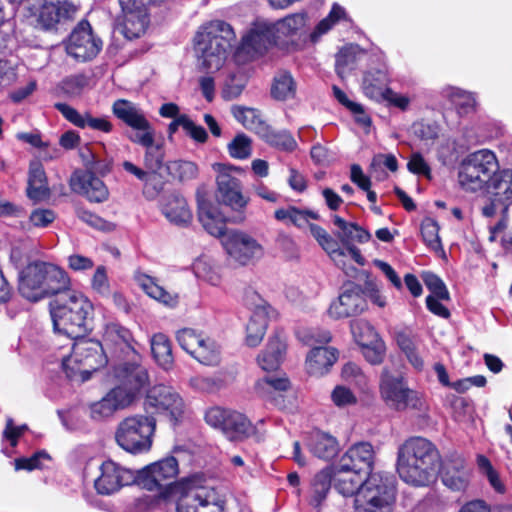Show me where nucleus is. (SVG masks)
<instances>
[{
	"mask_svg": "<svg viewBox=\"0 0 512 512\" xmlns=\"http://www.w3.org/2000/svg\"><path fill=\"white\" fill-rule=\"evenodd\" d=\"M440 456L435 445L423 437H412L398 449L397 472L413 486H428L436 480Z\"/></svg>",
	"mask_w": 512,
	"mask_h": 512,
	"instance_id": "f257e3e1",
	"label": "nucleus"
},
{
	"mask_svg": "<svg viewBox=\"0 0 512 512\" xmlns=\"http://www.w3.org/2000/svg\"><path fill=\"white\" fill-rule=\"evenodd\" d=\"M54 331L68 338H80L90 330L93 305L81 292L72 289L59 294L49 303Z\"/></svg>",
	"mask_w": 512,
	"mask_h": 512,
	"instance_id": "f03ea898",
	"label": "nucleus"
},
{
	"mask_svg": "<svg viewBox=\"0 0 512 512\" xmlns=\"http://www.w3.org/2000/svg\"><path fill=\"white\" fill-rule=\"evenodd\" d=\"M234 31L230 24L216 20L200 28L194 38V51L200 67L207 72L218 71L225 63Z\"/></svg>",
	"mask_w": 512,
	"mask_h": 512,
	"instance_id": "7ed1b4c3",
	"label": "nucleus"
},
{
	"mask_svg": "<svg viewBox=\"0 0 512 512\" xmlns=\"http://www.w3.org/2000/svg\"><path fill=\"white\" fill-rule=\"evenodd\" d=\"M177 512H224L225 499L200 476H192L172 488Z\"/></svg>",
	"mask_w": 512,
	"mask_h": 512,
	"instance_id": "20e7f679",
	"label": "nucleus"
},
{
	"mask_svg": "<svg viewBox=\"0 0 512 512\" xmlns=\"http://www.w3.org/2000/svg\"><path fill=\"white\" fill-rule=\"evenodd\" d=\"M70 339L74 340L72 352L69 356L63 357L62 368L68 378L87 381L93 372L107 364L105 348L101 342L86 339L84 336Z\"/></svg>",
	"mask_w": 512,
	"mask_h": 512,
	"instance_id": "39448f33",
	"label": "nucleus"
},
{
	"mask_svg": "<svg viewBox=\"0 0 512 512\" xmlns=\"http://www.w3.org/2000/svg\"><path fill=\"white\" fill-rule=\"evenodd\" d=\"M366 485L353 499V512H394L397 490L393 478L382 473L366 477Z\"/></svg>",
	"mask_w": 512,
	"mask_h": 512,
	"instance_id": "423d86ee",
	"label": "nucleus"
},
{
	"mask_svg": "<svg viewBox=\"0 0 512 512\" xmlns=\"http://www.w3.org/2000/svg\"><path fill=\"white\" fill-rule=\"evenodd\" d=\"M499 162L495 153L480 149L466 155L458 166V183L466 191L476 192L487 188Z\"/></svg>",
	"mask_w": 512,
	"mask_h": 512,
	"instance_id": "0eeeda50",
	"label": "nucleus"
},
{
	"mask_svg": "<svg viewBox=\"0 0 512 512\" xmlns=\"http://www.w3.org/2000/svg\"><path fill=\"white\" fill-rule=\"evenodd\" d=\"M156 430V419L148 414H136L123 419L115 432L117 444L132 454L151 449Z\"/></svg>",
	"mask_w": 512,
	"mask_h": 512,
	"instance_id": "6e6552de",
	"label": "nucleus"
},
{
	"mask_svg": "<svg viewBox=\"0 0 512 512\" xmlns=\"http://www.w3.org/2000/svg\"><path fill=\"white\" fill-rule=\"evenodd\" d=\"M205 420L210 426L220 429L230 441H241L254 431L252 423L244 414L221 407L207 410Z\"/></svg>",
	"mask_w": 512,
	"mask_h": 512,
	"instance_id": "1a4fd4ad",
	"label": "nucleus"
},
{
	"mask_svg": "<svg viewBox=\"0 0 512 512\" xmlns=\"http://www.w3.org/2000/svg\"><path fill=\"white\" fill-rule=\"evenodd\" d=\"M379 390L382 400L393 410L404 411L408 408H417L419 398L400 376L391 374L384 369L381 374Z\"/></svg>",
	"mask_w": 512,
	"mask_h": 512,
	"instance_id": "9d476101",
	"label": "nucleus"
},
{
	"mask_svg": "<svg viewBox=\"0 0 512 512\" xmlns=\"http://www.w3.org/2000/svg\"><path fill=\"white\" fill-rule=\"evenodd\" d=\"M144 406L147 413L154 409L157 413L167 415L174 422L179 421L185 409L179 393L173 387L164 384L156 385L148 391Z\"/></svg>",
	"mask_w": 512,
	"mask_h": 512,
	"instance_id": "9b49d317",
	"label": "nucleus"
},
{
	"mask_svg": "<svg viewBox=\"0 0 512 512\" xmlns=\"http://www.w3.org/2000/svg\"><path fill=\"white\" fill-rule=\"evenodd\" d=\"M221 243L227 254L241 265L259 260L264 255L263 246L251 235L238 230H230Z\"/></svg>",
	"mask_w": 512,
	"mask_h": 512,
	"instance_id": "f8f14e48",
	"label": "nucleus"
},
{
	"mask_svg": "<svg viewBox=\"0 0 512 512\" xmlns=\"http://www.w3.org/2000/svg\"><path fill=\"white\" fill-rule=\"evenodd\" d=\"M162 0H119L122 10L121 33L125 38L132 40L144 34L149 17L147 7L155 5Z\"/></svg>",
	"mask_w": 512,
	"mask_h": 512,
	"instance_id": "ddd939ff",
	"label": "nucleus"
},
{
	"mask_svg": "<svg viewBox=\"0 0 512 512\" xmlns=\"http://www.w3.org/2000/svg\"><path fill=\"white\" fill-rule=\"evenodd\" d=\"M101 47L102 41L93 35L91 25L82 21L72 31L66 51L74 59L84 62L93 59Z\"/></svg>",
	"mask_w": 512,
	"mask_h": 512,
	"instance_id": "4468645a",
	"label": "nucleus"
},
{
	"mask_svg": "<svg viewBox=\"0 0 512 512\" xmlns=\"http://www.w3.org/2000/svg\"><path fill=\"white\" fill-rule=\"evenodd\" d=\"M217 198L223 204L235 210L244 208L248 200L242 194L241 183L238 178L231 175V171L241 172L240 168L217 164Z\"/></svg>",
	"mask_w": 512,
	"mask_h": 512,
	"instance_id": "2eb2a0df",
	"label": "nucleus"
},
{
	"mask_svg": "<svg viewBox=\"0 0 512 512\" xmlns=\"http://www.w3.org/2000/svg\"><path fill=\"white\" fill-rule=\"evenodd\" d=\"M135 481L134 473L114 461L107 460L100 466V475L94 486L101 495H111Z\"/></svg>",
	"mask_w": 512,
	"mask_h": 512,
	"instance_id": "dca6fc26",
	"label": "nucleus"
},
{
	"mask_svg": "<svg viewBox=\"0 0 512 512\" xmlns=\"http://www.w3.org/2000/svg\"><path fill=\"white\" fill-rule=\"evenodd\" d=\"M367 309V302L361 288L352 285L344 289L337 299L331 302L328 315L333 319L354 317Z\"/></svg>",
	"mask_w": 512,
	"mask_h": 512,
	"instance_id": "f3484780",
	"label": "nucleus"
},
{
	"mask_svg": "<svg viewBox=\"0 0 512 512\" xmlns=\"http://www.w3.org/2000/svg\"><path fill=\"white\" fill-rule=\"evenodd\" d=\"M70 188L90 202L101 203L108 199L105 183L90 170H77L70 177Z\"/></svg>",
	"mask_w": 512,
	"mask_h": 512,
	"instance_id": "a211bd4d",
	"label": "nucleus"
},
{
	"mask_svg": "<svg viewBox=\"0 0 512 512\" xmlns=\"http://www.w3.org/2000/svg\"><path fill=\"white\" fill-rule=\"evenodd\" d=\"M102 345L114 354H136L137 344L131 331L118 322H107L103 328Z\"/></svg>",
	"mask_w": 512,
	"mask_h": 512,
	"instance_id": "6ab92c4d",
	"label": "nucleus"
},
{
	"mask_svg": "<svg viewBox=\"0 0 512 512\" xmlns=\"http://www.w3.org/2000/svg\"><path fill=\"white\" fill-rule=\"evenodd\" d=\"M77 12L78 7L69 0L45 2L36 14V25L42 30L50 31L55 29L60 21L73 19Z\"/></svg>",
	"mask_w": 512,
	"mask_h": 512,
	"instance_id": "aec40b11",
	"label": "nucleus"
},
{
	"mask_svg": "<svg viewBox=\"0 0 512 512\" xmlns=\"http://www.w3.org/2000/svg\"><path fill=\"white\" fill-rule=\"evenodd\" d=\"M276 38L273 23L257 22L243 37L241 49L251 57L261 55L276 43Z\"/></svg>",
	"mask_w": 512,
	"mask_h": 512,
	"instance_id": "412c9836",
	"label": "nucleus"
},
{
	"mask_svg": "<svg viewBox=\"0 0 512 512\" xmlns=\"http://www.w3.org/2000/svg\"><path fill=\"white\" fill-rule=\"evenodd\" d=\"M375 461V450L369 442H358L352 445L340 458V467L351 469L365 476L372 472Z\"/></svg>",
	"mask_w": 512,
	"mask_h": 512,
	"instance_id": "4be33fe9",
	"label": "nucleus"
},
{
	"mask_svg": "<svg viewBox=\"0 0 512 512\" xmlns=\"http://www.w3.org/2000/svg\"><path fill=\"white\" fill-rule=\"evenodd\" d=\"M148 482L146 484L149 490L166 489L168 496H172V488L181 484L171 482L178 474V462L174 457H167L146 468Z\"/></svg>",
	"mask_w": 512,
	"mask_h": 512,
	"instance_id": "5701e85b",
	"label": "nucleus"
},
{
	"mask_svg": "<svg viewBox=\"0 0 512 512\" xmlns=\"http://www.w3.org/2000/svg\"><path fill=\"white\" fill-rule=\"evenodd\" d=\"M470 477L471 470L462 456H451L444 462L441 480L448 489L457 492L465 491L469 485Z\"/></svg>",
	"mask_w": 512,
	"mask_h": 512,
	"instance_id": "b1692460",
	"label": "nucleus"
},
{
	"mask_svg": "<svg viewBox=\"0 0 512 512\" xmlns=\"http://www.w3.org/2000/svg\"><path fill=\"white\" fill-rule=\"evenodd\" d=\"M365 475L351 469L340 467V464L332 470L334 489L343 497L356 498L359 491L366 485Z\"/></svg>",
	"mask_w": 512,
	"mask_h": 512,
	"instance_id": "393cba45",
	"label": "nucleus"
},
{
	"mask_svg": "<svg viewBox=\"0 0 512 512\" xmlns=\"http://www.w3.org/2000/svg\"><path fill=\"white\" fill-rule=\"evenodd\" d=\"M42 262L29 264L19 273V292L29 301L42 299Z\"/></svg>",
	"mask_w": 512,
	"mask_h": 512,
	"instance_id": "a878e982",
	"label": "nucleus"
},
{
	"mask_svg": "<svg viewBox=\"0 0 512 512\" xmlns=\"http://www.w3.org/2000/svg\"><path fill=\"white\" fill-rule=\"evenodd\" d=\"M160 209L169 222L178 226H186L192 219L186 199L175 192L162 196Z\"/></svg>",
	"mask_w": 512,
	"mask_h": 512,
	"instance_id": "bb28decb",
	"label": "nucleus"
},
{
	"mask_svg": "<svg viewBox=\"0 0 512 512\" xmlns=\"http://www.w3.org/2000/svg\"><path fill=\"white\" fill-rule=\"evenodd\" d=\"M42 299L48 296L57 297L71 291L70 278L67 273L56 265L42 262Z\"/></svg>",
	"mask_w": 512,
	"mask_h": 512,
	"instance_id": "cd10ccee",
	"label": "nucleus"
},
{
	"mask_svg": "<svg viewBox=\"0 0 512 512\" xmlns=\"http://www.w3.org/2000/svg\"><path fill=\"white\" fill-rule=\"evenodd\" d=\"M337 350L331 347H314L306 358V369L310 375L321 376L336 362Z\"/></svg>",
	"mask_w": 512,
	"mask_h": 512,
	"instance_id": "c85d7f7f",
	"label": "nucleus"
},
{
	"mask_svg": "<svg viewBox=\"0 0 512 512\" xmlns=\"http://www.w3.org/2000/svg\"><path fill=\"white\" fill-rule=\"evenodd\" d=\"M333 224L337 227L335 235L345 247L356 243H365L371 237L369 232L361 226L347 222L338 215L333 216Z\"/></svg>",
	"mask_w": 512,
	"mask_h": 512,
	"instance_id": "c756f323",
	"label": "nucleus"
},
{
	"mask_svg": "<svg viewBox=\"0 0 512 512\" xmlns=\"http://www.w3.org/2000/svg\"><path fill=\"white\" fill-rule=\"evenodd\" d=\"M486 189L507 209L512 204V169H498Z\"/></svg>",
	"mask_w": 512,
	"mask_h": 512,
	"instance_id": "7c9ffc66",
	"label": "nucleus"
},
{
	"mask_svg": "<svg viewBox=\"0 0 512 512\" xmlns=\"http://www.w3.org/2000/svg\"><path fill=\"white\" fill-rule=\"evenodd\" d=\"M285 350V341L279 334L270 337L265 350L257 358L259 366L264 371H274L278 369Z\"/></svg>",
	"mask_w": 512,
	"mask_h": 512,
	"instance_id": "2f4dec72",
	"label": "nucleus"
},
{
	"mask_svg": "<svg viewBox=\"0 0 512 512\" xmlns=\"http://www.w3.org/2000/svg\"><path fill=\"white\" fill-rule=\"evenodd\" d=\"M198 218L203 228L212 236L221 237L230 230L226 231V224L223 217L216 208L207 202H199Z\"/></svg>",
	"mask_w": 512,
	"mask_h": 512,
	"instance_id": "473e14b6",
	"label": "nucleus"
},
{
	"mask_svg": "<svg viewBox=\"0 0 512 512\" xmlns=\"http://www.w3.org/2000/svg\"><path fill=\"white\" fill-rule=\"evenodd\" d=\"M49 194L50 190L44 168L38 162L31 163L29 167L27 196L31 200L39 202L48 198Z\"/></svg>",
	"mask_w": 512,
	"mask_h": 512,
	"instance_id": "72a5a7b5",
	"label": "nucleus"
},
{
	"mask_svg": "<svg viewBox=\"0 0 512 512\" xmlns=\"http://www.w3.org/2000/svg\"><path fill=\"white\" fill-rule=\"evenodd\" d=\"M308 445L313 455L324 460L334 458L339 452V444L336 438L321 431H315L311 434Z\"/></svg>",
	"mask_w": 512,
	"mask_h": 512,
	"instance_id": "f704fd0d",
	"label": "nucleus"
},
{
	"mask_svg": "<svg viewBox=\"0 0 512 512\" xmlns=\"http://www.w3.org/2000/svg\"><path fill=\"white\" fill-rule=\"evenodd\" d=\"M114 115L131 128H144L147 119L142 111L132 102L118 99L112 106Z\"/></svg>",
	"mask_w": 512,
	"mask_h": 512,
	"instance_id": "c9c22d12",
	"label": "nucleus"
},
{
	"mask_svg": "<svg viewBox=\"0 0 512 512\" xmlns=\"http://www.w3.org/2000/svg\"><path fill=\"white\" fill-rule=\"evenodd\" d=\"M275 312H253L246 327V344L250 347L258 346L266 333L268 322L275 316Z\"/></svg>",
	"mask_w": 512,
	"mask_h": 512,
	"instance_id": "e433bc0d",
	"label": "nucleus"
},
{
	"mask_svg": "<svg viewBox=\"0 0 512 512\" xmlns=\"http://www.w3.org/2000/svg\"><path fill=\"white\" fill-rule=\"evenodd\" d=\"M119 382L137 393L148 382L147 370L141 366L124 364L115 370Z\"/></svg>",
	"mask_w": 512,
	"mask_h": 512,
	"instance_id": "4c0bfd02",
	"label": "nucleus"
},
{
	"mask_svg": "<svg viewBox=\"0 0 512 512\" xmlns=\"http://www.w3.org/2000/svg\"><path fill=\"white\" fill-rule=\"evenodd\" d=\"M308 228L311 235L323 250L329 254L337 265H340L342 263V258L346 255V252L340 248L338 241L334 239L324 228L317 224L311 223Z\"/></svg>",
	"mask_w": 512,
	"mask_h": 512,
	"instance_id": "58836bf2",
	"label": "nucleus"
},
{
	"mask_svg": "<svg viewBox=\"0 0 512 512\" xmlns=\"http://www.w3.org/2000/svg\"><path fill=\"white\" fill-rule=\"evenodd\" d=\"M333 485L332 469L326 468L318 472L312 482L310 489L309 504L315 508L321 506Z\"/></svg>",
	"mask_w": 512,
	"mask_h": 512,
	"instance_id": "ea45409f",
	"label": "nucleus"
},
{
	"mask_svg": "<svg viewBox=\"0 0 512 512\" xmlns=\"http://www.w3.org/2000/svg\"><path fill=\"white\" fill-rule=\"evenodd\" d=\"M136 281L151 298L171 307H174L177 304V296L166 291L151 276L139 274L136 276Z\"/></svg>",
	"mask_w": 512,
	"mask_h": 512,
	"instance_id": "a19ab883",
	"label": "nucleus"
},
{
	"mask_svg": "<svg viewBox=\"0 0 512 512\" xmlns=\"http://www.w3.org/2000/svg\"><path fill=\"white\" fill-rule=\"evenodd\" d=\"M151 351L157 364L165 370L172 368L174 357L169 338L163 333H157L151 338Z\"/></svg>",
	"mask_w": 512,
	"mask_h": 512,
	"instance_id": "79ce46f5",
	"label": "nucleus"
},
{
	"mask_svg": "<svg viewBox=\"0 0 512 512\" xmlns=\"http://www.w3.org/2000/svg\"><path fill=\"white\" fill-rule=\"evenodd\" d=\"M442 95L451 101L460 116H466L475 111L476 99L470 92L456 87H447L442 90Z\"/></svg>",
	"mask_w": 512,
	"mask_h": 512,
	"instance_id": "37998d69",
	"label": "nucleus"
},
{
	"mask_svg": "<svg viewBox=\"0 0 512 512\" xmlns=\"http://www.w3.org/2000/svg\"><path fill=\"white\" fill-rule=\"evenodd\" d=\"M364 50L359 45L350 44L343 47L336 55L335 68L337 74L344 78L345 75L353 70Z\"/></svg>",
	"mask_w": 512,
	"mask_h": 512,
	"instance_id": "c03bdc74",
	"label": "nucleus"
},
{
	"mask_svg": "<svg viewBox=\"0 0 512 512\" xmlns=\"http://www.w3.org/2000/svg\"><path fill=\"white\" fill-rule=\"evenodd\" d=\"M232 115L246 129L251 130L261 136L264 133L266 124L256 109L241 106L232 107Z\"/></svg>",
	"mask_w": 512,
	"mask_h": 512,
	"instance_id": "a18cd8bd",
	"label": "nucleus"
},
{
	"mask_svg": "<svg viewBox=\"0 0 512 512\" xmlns=\"http://www.w3.org/2000/svg\"><path fill=\"white\" fill-rule=\"evenodd\" d=\"M267 144L285 152H292L297 148V142L288 130H276L269 125L260 136Z\"/></svg>",
	"mask_w": 512,
	"mask_h": 512,
	"instance_id": "49530a36",
	"label": "nucleus"
},
{
	"mask_svg": "<svg viewBox=\"0 0 512 512\" xmlns=\"http://www.w3.org/2000/svg\"><path fill=\"white\" fill-rule=\"evenodd\" d=\"M296 84L292 75L286 71L278 72L271 86V96L278 101H285L294 97Z\"/></svg>",
	"mask_w": 512,
	"mask_h": 512,
	"instance_id": "de8ad7c7",
	"label": "nucleus"
},
{
	"mask_svg": "<svg viewBox=\"0 0 512 512\" xmlns=\"http://www.w3.org/2000/svg\"><path fill=\"white\" fill-rule=\"evenodd\" d=\"M396 342L400 350L406 355L409 363L416 370H422L424 361L417 351L415 338L406 331H400L396 334Z\"/></svg>",
	"mask_w": 512,
	"mask_h": 512,
	"instance_id": "09e8293b",
	"label": "nucleus"
},
{
	"mask_svg": "<svg viewBox=\"0 0 512 512\" xmlns=\"http://www.w3.org/2000/svg\"><path fill=\"white\" fill-rule=\"evenodd\" d=\"M220 347L209 337L204 336L203 342L197 347L191 355L201 364L215 366L220 363Z\"/></svg>",
	"mask_w": 512,
	"mask_h": 512,
	"instance_id": "8fccbe9b",
	"label": "nucleus"
},
{
	"mask_svg": "<svg viewBox=\"0 0 512 512\" xmlns=\"http://www.w3.org/2000/svg\"><path fill=\"white\" fill-rule=\"evenodd\" d=\"M344 17V8L335 3L328 16L322 19L310 34V40L313 43H316L322 35L326 34L341 18Z\"/></svg>",
	"mask_w": 512,
	"mask_h": 512,
	"instance_id": "3c124183",
	"label": "nucleus"
},
{
	"mask_svg": "<svg viewBox=\"0 0 512 512\" xmlns=\"http://www.w3.org/2000/svg\"><path fill=\"white\" fill-rule=\"evenodd\" d=\"M166 170L173 179L185 181L197 176L198 168L195 163L190 161L175 160L166 164Z\"/></svg>",
	"mask_w": 512,
	"mask_h": 512,
	"instance_id": "603ef678",
	"label": "nucleus"
},
{
	"mask_svg": "<svg viewBox=\"0 0 512 512\" xmlns=\"http://www.w3.org/2000/svg\"><path fill=\"white\" fill-rule=\"evenodd\" d=\"M307 21V14L304 12L294 13L286 16L277 23H273L276 27V33L289 36L301 30Z\"/></svg>",
	"mask_w": 512,
	"mask_h": 512,
	"instance_id": "864d4df0",
	"label": "nucleus"
},
{
	"mask_svg": "<svg viewBox=\"0 0 512 512\" xmlns=\"http://www.w3.org/2000/svg\"><path fill=\"white\" fill-rule=\"evenodd\" d=\"M205 335L191 328H184L177 332L176 339L180 347L192 355L197 347L203 342Z\"/></svg>",
	"mask_w": 512,
	"mask_h": 512,
	"instance_id": "5fc2aeb1",
	"label": "nucleus"
},
{
	"mask_svg": "<svg viewBox=\"0 0 512 512\" xmlns=\"http://www.w3.org/2000/svg\"><path fill=\"white\" fill-rule=\"evenodd\" d=\"M193 270L197 278L206 281L213 286L219 285L221 277L216 267L206 259H197L193 265Z\"/></svg>",
	"mask_w": 512,
	"mask_h": 512,
	"instance_id": "6e6d98bb",
	"label": "nucleus"
},
{
	"mask_svg": "<svg viewBox=\"0 0 512 512\" xmlns=\"http://www.w3.org/2000/svg\"><path fill=\"white\" fill-rule=\"evenodd\" d=\"M228 152L232 158L246 159L252 153V141L244 133L237 134L228 144Z\"/></svg>",
	"mask_w": 512,
	"mask_h": 512,
	"instance_id": "4d7b16f0",
	"label": "nucleus"
},
{
	"mask_svg": "<svg viewBox=\"0 0 512 512\" xmlns=\"http://www.w3.org/2000/svg\"><path fill=\"white\" fill-rule=\"evenodd\" d=\"M421 235L426 245L432 250H440L442 248L439 237L438 223L431 218H426L421 223Z\"/></svg>",
	"mask_w": 512,
	"mask_h": 512,
	"instance_id": "13d9d810",
	"label": "nucleus"
},
{
	"mask_svg": "<svg viewBox=\"0 0 512 512\" xmlns=\"http://www.w3.org/2000/svg\"><path fill=\"white\" fill-rule=\"evenodd\" d=\"M342 377L345 381L354 384L361 391H366L368 389V377L355 363L349 362L343 366Z\"/></svg>",
	"mask_w": 512,
	"mask_h": 512,
	"instance_id": "bf43d9fd",
	"label": "nucleus"
},
{
	"mask_svg": "<svg viewBox=\"0 0 512 512\" xmlns=\"http://www.w3.org/2000/svg\"><path fill=\"white\" fill-rule=\"evenodd\" d=\"M243 304L253 312H275L274 309L252 287H246L242 294Z\"/></svg>",
	"mask_w": 512,
	"mask_h": 512,
	"instance_id": "052dcab7",
	"label": "nucleus"
},
{
	"mask_svg": "<svg viewBox=\"0 0 512 512\" xmlns=\"http://www.w3.org/2000/svg\"><path fill=\"white\" fill-rule=\"evenodd\" d=\"M351 332L359 345L373 343L377 337L374 328L365 320L351 322Z\"/></svg>",
	"mask_w": 512,
	"mask_h": 512,
	"instance_id": "680f3d73",
	"label": "nucleus"
},
{
	"mask_svg": "<svg viewBox=\"0 0 512 512\" xmlns=\"http://www.w3.org/2000/svg\"><path fill=\"white\" fill-rule=\"evenodd\" d=\"M246 86L244 75L237 73L231 74L224 82L222 97L225 100H233L241 95Z\"/></svg>",
	"mask_w": 512,
	"mask_h": 512,
	"instance_id": "e2e57ef3",
	"label": "nucleus"
},
{
	"mask_svg": "<svg viewBox=\"0 0 512 512\" xmlns=\"http://www.w3.org/2000/svg\"><path fill=\"white\" fill-rule=\"evenodd\" d=\"M164 151L160 144H152L146 148L144 165L151 174L158 173L163 168Z\"/></svg>",
	"mask_w": 512,
	"mask_h": 512,
	"instance_id": "0e129e2a",
	"label": "nucleus"
},
{
	"mask_svg": "<svg viewBox=\"0 0 512 512\" xmlns=\"http://www.w3.org/2000/svg\"><path fill=\"white\" fill-rule=\"evenodd\" d=\"M89 78L84 74L70 75L60 83V89L69 96H77L88 86Z\"/></svg>",
	"mask_w": 512,
	"mask_h": 512,
	"instance_id": "69168bd1",
	"label": "nucleus"
},
{
	"mask_svg": "<svg viewBox=\"0 0 512 512\" xmlns=\"http://www.w3.org/2000/svg\"><path fill=\"white\" fill-rule=\"evenodd\" d=\"M110 398L115 409H122L130 405L136 395L134 391L123 384H119L117 387L110 390L107 394Z\"/></svg>",
	"mask_w": 512,
	"mask_h": 512,
	"instance_id": "338daca9",
	"label": "nucleus"
},
{
	"mask_svg": "<svg viewBox=\"0 0 512 512\" xmlns=\"http://www.w3.org/2000/svg\"><path fill=\"white\" fill-rule=\"evenodd\" d=\"M423 281L426 287L432 293V296L438 299L449 300V292L444 282L434 273L425 272L423 274Z\"/></svg>",
	"mask_w": 512,
	"mask_h": 512,
	"instance_id": "774afa93",
	"label": "nucleus"
}]
</instances>
